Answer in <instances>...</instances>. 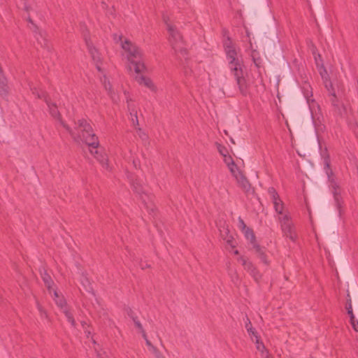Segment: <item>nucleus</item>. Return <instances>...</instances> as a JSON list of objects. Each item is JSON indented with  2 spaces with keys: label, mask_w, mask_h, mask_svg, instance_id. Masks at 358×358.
<instances>
[{
  "label": "nucleus",
  "mask_w": 358,
  "mask_h": 358,
  "mask_svg": "<svg viewBox=\"0 0 358 358\" xmlns=\"http://www.w3.org/2000/svg\"><path fill=\"white\" fill-rule=\"evenodd\" d=\"M45 100L48 106L50 115L59 122L61 125H62L69 132L76 141H83L87 145L91 147V154L99 162L103 169H108L109 166L108 164L107 157L106 155L100 153L96 150L99 145L98 138L94 134L92 127L87 120L84 119L78 120V127H76L77 131L76 132L62 121L57 106L50 100L47 99L46 97L45 98Z\"/></svg>",
  "instance_id": "f257e3e1"
},
{
  "label": "nucleus",
  "mask_w": 358,
  "mask_h": 358,
  "mask_svg": "<svg viewBox=\"0 0 358 358\" xmlns=\"http://www.w3.org/2000/svg\"><path fill=\"white\" fill-rule=\"evenodd\" d=\"M116 37L117 36L114 35V39L116 40L117 42L120 41L122 49L127 52L129 69L131 70V69H134L135 73H137L135 78L136 81L142 87L150 89L154 87V84L149 78L139 75V73L146 70L142 51L128 40H125L122 42L121 36H120L117 39Z\"/></svg>",
  "instance_id": "f03ea898"
},
{
  "label": "nucleus",
  "mask_w": 358,
  "mask_h": 358,
  "mask_svg": "<svg viewBox=\"0 0 358 358\" xmlns=\"http://www.w3.org/2000/svg\"><path fill=\"white\" fill-rule=\"evenodd\" d=\"M224 47L228 61L229 69H230L231 73L236 79L239 89L242 90L245 84L242 62L237 57L236 51L229 38L224 41Z\"/></svg>",
  "instance_id": "7ed1b4c3"
},
{
  "label": "nucleus",
  "mask_w": 358,
  "mask_h": 358,
  "mask_svg": "<svg viewBox=\"0 0 358 358\" xmlns=\"http://www.w3.org/2000/svg\"><path fill=\"white\" fill-rule=\"evenodd\" d=\"M164 20L166 24L167 30L169 33V40L172 48L174 50L176 53H180L182 57H185L187 55V49L184 46V42L180 34L175 29L174 27L169 24L165 19Z\"/></svg>",
  "instance_id": "20e7f679"
},
{
  "label": "nucleus",
  "mask_w": 358,
  "mask_h": 358,
  "mask_svg": "<svg viewBox=\"0 0 358 358\" xmlns=\"http://www.w3.org/2000/svg\"><path fill=\"white\" fill-rule=\"evenodd\" d=\"M278 220L280 222L282 234L290 241L295 242L297 240L295 225L292 220L289 213H285L282 216H278Z\"/></svg>",
  "instance_id": "39448f33"
},
{
  "label": "nucleus",
  "mask_w": 358,
  "mask_h": 358,
  "mask_svg": "<svg viewBox=\"0 0 358 358\" xmlns=\"http://www.w3.org/2000/svg\"><path fill=\"white\" fill-rule=\"evenodd\" d=\"M324 170L326 172V174L328 177L329 185L333 189L332 192L334 196L335 201L339 207L340 206V189L338 187V185L337 184L336 181L335 180L334 178L333 177V172L330 169V159L329 156H327L324 158Z\"/></svg>",
  "instance_id": "423d86ee"
},
{
  "label": "nucleus",
  "mask_w": 358,
  "mask_h": 358,
  "mask_svg": "<svg viewBox=\"0 0 358 358\" xmlns=\"http://www.w3.org/2000/svg\"><path fill=\"white\" fill-rule=\"evenodd\" d=\"M85 41L89 54L90 55L94 63L95 64L97 71L99 73H103V69L101 68L103 57L101 54L99 52L97 48L93 45V44L90 41L89 39L85 38Z\"/></svg>",
  "instance_id": "0eeeda50"
},
{
  "label": "nucleus",
  "mask_w": 358,
  "mask_h": 358,
  "mask_svg": "<svg viewBox=\"0 0 358 358\" xmlns=\"http://www.w3.org/2000/svg\"><path fill=\"white\" fill-rule=\"evenodd\" d=\"M133 190L140 196L142 201L147 203L150 200V196L147 193V189L143 185V181L139 178L131 179Z\"/></svg>",
  "instance_id": "6e6552de"
},
{
  "label": "nucleus",
  "mask_w": 358,
  "mask_h": 358,
  "mask_svg": "<svg viewBox=\"0 0 358 358\" xmlns=\"http://www.w3.org/2000/svg\"><path fill=\"white\" fill-rule=\"evenodd\" d=\"M27 21L33 26V31L35 32V37L38 43L41 44V47L46 48L48 51L50 50L48 40L46 38V34L42 30H39L38 28L34 24L31 18L28 16Z\"/></svg>",
  "instance_id": "1a4fd4ad"
},
{
  "label": "nucleus",
  "mask_w": 358,
  "mask_h": 358,
  "mask_svg": "<svg viewBox=\"0 0 358 358\" xmlns=\"http://www.w3.org/2000/svg\"><path fill=\"white\" fill-rule=\"evenodd\" d=\"M53 294H54V296H55L54 299H55L56 304L59 307L61 308V309L62 310V312L64 313L68 322L69 323H71V324L72 326L74 327L76 325L75 320L73 318V314L66 307V302H65L64 299L62 297H59V296L58 295V293L55 290H53Z\"/></svg>",
  "instance_id": "9d476101"
},
{
  "label": "nucleus",
  "mask_w": 358,
  "mask_h": 358,
  "mask_svg": "<svg viewBox=\"0 0 358 358\" xmlns=\"http://www.w3.org/2000/svg\"><path fill=\"white\" fill-rule=\"evenodd\" d=\"M238 260L243 266L245 270L249 272L256 281H258L261 275L254 265L250 262L248 261L247 259L243 257H240Z\"/></svg>",
  "instance_id": "9b49d317"
},
{
  "label": "nucleus",
  "mask_w": 358,
  "mask_h": 358,
  "mask_svg": "<svg viewBox=\"0 0 358 358\" xmlns=\"http://www.w3.org/2000/svg\"><path fill=\"white\" fill-rule=\"evenodd\" d=\"M235 166L234 163L232 162V166L230 167L231 171L234 174L237 182H238L239 185L246 192L249 191L250 189V185L246 178L241 173H238L237 174L234 173V166Z\"/></svg>",
  "instance_id": "f8f14e48"
},
{
  "label": "nucleus",
  "mask_w": 358,
  "mask_h": 358,
  "mask_svg": "<svg viewBox=\"0 0 358 358\" xmlns=\"http://www.w3.org/2000/svg\"><path fill=\"white\" fill-rule=\"evenodd\" d=\"M253 248L255 250V252L257 253V256L261 259V261L264 264H268V259L266 258V255L265 252H264V248L260 247V245H259L257 243H254V248Z\"/></svg>",
  "instance_id": "ddd939ff"
},
{
  "label": "nucleus",
  "mask_w": 358,
  "mask_h": 358,
  "mask_svg": "<svg viewBox=\"0 0 358 358\" xmlns=\"http://www.w3.org/2000/svg\"><path fill=\"white\" fill-rule=\"evenodd\" d=\"M273 206L275 212L279 215V216H282L285 215V212L284 211V204L280 198L274 199L273 200ZM286 213H287L286 211Z\"/></svg>",
  "instance_id": "4468645a"
},
{
  "label": "nucleus",
  "mask_w": 358,
  "mask_h": 358,
  "mask_svg": "<svg viewBox=\"0 0 358 358\" xmlns=\"http://www.w3.org/2000/svg\"><path fill=\"white\" fill-rule=\"evenodd\" d=\"M320 76L322 77L326 90H330L331 88H333L332 83L329 78V75L326 69H324L322 71H320Z\"/></svg>",
  "instance_id": "2eb2a0df"
},
{
  "label": "nucleus",
  "mask_w": 358,
  "mask_h": 358,
  "mask_svg": "<svg viewBox=\"0 0 358 358\" xmlns=\"http://www.w3.org/2000/svg\"><path fill=\"white\" fill-rule=\"evenodd\" d=\"M128 108L130 112V119L134 126L138 125V120L137 117V112L134 106L131 103L128 104Z\"/></svg>",
  "instance_id": "dca6fc26"
},
{
  "label": "nucleus",
  "mask_w": 358,
  "mask_h": 358,
  "mask_svg": "<svg viewBox=\"0 0 358 358\" xmlns=\"http://www.w3.org/2000/svg\"><path fill=\"white\" fill-rule=\"evenodd\" d=\"M243 231L244 233L245 238L250 241L251 244H252V246L254 247V243H256V241L255 236L253 233V231L251 229L248 228L246 229H244Z\"/></svg>",
  "instance_id": "f3484780"
},
{
  "label": "nucleus",
  "mask_w": 358,
  "mask_h": 358,
  "mask_svg": "<svg viewBox=\"0 0 358 358\" xmlns=\"http://www.w3.org/2000/svg\"><path fill=\"white\" fill-rule=\"evenodd\" d=\"M42 278L45 282V286L47 287L50 293L51 294V292H52L51 286L52 284V281L51 280L50 276L45 272L43 274H42Z\"/></svg>",
  "instance_id": "a211bd4d"
},
{
  "label": "nucleus",
  "mask_w": 358,
  "mask_h": 358,
  "mask_svg": "<svg viewBox=\"0 0 358 358\" xmlns=\"http://www.w3.org/2000/svg\"><path fill=\"white\" fill-rule=\"evenodd\" d=\"M229 230L227 229H224L223 231H221V235L223 238L227 241V243L231 246L234 247L233 245V238L231 236H229Z\"/></svg>",
  "instance_id": "6ab92c4d"
},
{
  "label": "nucleus",
  "mask_w": 358,
  "mask_h": 358,
  "mask_svg": "<svg viewBox=\"0 0 358 358\" xmlns=\"http://www.w3.org/2000/svg\"><path fill=\"white\" fill-rule=\"evenodd\" d=\"M256 55H257L256 52H252V61H253V63L255 64V66L257 68H259L261 66L262 59L259 57H257Z\"/></svg>",
  "instance_id": "aec40b11"
},
{
  "label": "nucleus",
  "mask_w": 358,
  "mask_h": 358,
  "mask_svg": "<svg viewBox=\"0 0 358 358\" xmlns=\"http://www.w3.org/2000/svg\"><path fill=\"white\" fill-rule=\"evenodd\" d=\"M81 282L87 292H90L92 290V288L90 286V282L87 278H83L81 280Z\"/></svg>",
  "instance_id": "412c9836"
},
{
  "label": "nucleus",
  "mask_w": 358,
  "mask_h": 358,
  "mask_svg": "<svg viewBox=\"0 0 358 358\" xmlns=\"http://www.w3.org/2000/svg\"><path fill=\"white\" fill-rule=\"evenodd\" d=\"M268 193L271 196L272 201L274 200V199L280 198L278 193L276 192L275 189L273 187H271L268 189Z\"/></svg>",
  "instance_id": "4be33fe9"
},
{
  "label": "nucleus",
  "mask_w": 358,
  "mask_h": 358,
  "mask_svg": "<svg viewBox=\"0 0 358 358\" xmlns=\"http://www.w3.org/2000/svg\"><path fill=\"white\" fill-rule=\"evenodd\" d=\"M129 315L134 320V322L136 325V327L140 330V331H143V326L142 324H141V322L137 320L133 315H131V314L129 313Z\"/></svg>",
  "instance_id": "5701e85b"
},
{
  "label": "nucleus",
  "mask_w": 358,
  "mask_h": 358,
  "mask_svg": "<svg viewBox=\"0 0 358 358\" xmlns=\"http://www.w3.org/2000/svg\"><path fill=\"white\" fill-rule=\"evenodd\" d=\"M331 101L332 102V104L335 106H338L339 104L337 101V95L336 94V92L335 91H333V92L331 93Z\"/></svg>",
  "instance_id": "b1692460"
},
{
  "label": "nucleus",
  "mask_w": 358,
  "mask_h": 358,
  "mask_svg": "<svg viewBox=\"0 0 358 358\" xmlns=\"http://www.w3.org/2000/svg\"><path fill=\"white\" fill-rule=\"evenodd\" d=\"M101 82L103 83V87L105 90H110L111 86L105 75H103V80H101Z\"/></svg>",
  "instance_id": "393cba45"
},
{
  "label": "nucleus",
  "mask_w": 358,
  "mask_h": 358,
  "mask_svg": "<svg viewBox=\"0 0 358 358\" xmlns=\"http://www.w3.org/2000/svg\"><path fill=\"white\" fill-rule=\"evenodd\" d=\"M346 308L348 310V314L349 315L350 319H354L355 315L352 312V304L350 302L348 304H347Z\"/></svg>",
  "instance_id": "a878e982"
},
{
  "label": "nucleus",
  "mask_w": 358,
  "mask_h": 358,
  "mask_svg": "<svg viewBox=\"0 0 358 358\" xmlns=\"http://www.w3.org/2000/svg\"><path fill=\"white\" fill-rule=\"evenodd\" d=\"M350 323L355 331H358V321L354 317V319H350Z\"/></svg>",
  "instance_id": "bb28decb"
},
{
  "label": "nucleus",
  "mask_w": 358,
  "mask_h": 358,
  "mask_svg": "<svg viewBox=\"0 0 358 358\" xmlns=\"http://www.w3.org/2000/svg\"><path fill=\"white\" fill-rule=\"evenodd\" d=\"M37 307H38V311L40 312L41 313V315L42 317H47V313L45 311V310L42 308V306L41 305H39L38 303L37 304Z\"/></svg>",
  "instance_id": "cd10ccee"
},
{
  "label": "nucleus",
  "mask_w": 358,
  "mask_h": 358,
  "mask_svg": "<svg viewBox=\"0 0 358 358\" xmlns=\"http://www.w3.org/2000/svg\"><path fill=\"white\" fill-rule=\"evenodd\" d=\"M309 93H311V96H313L312 94V91H309V90H307V91H305V93H304V96H306V100H307V102L309 103L310 101H311L312 102L314 101L313 99H310V97H309Z\"/></svg>",
  "instance_id": "c85d7f7f"
},
{
  "label": "nucleus",
  "mask_w": 358,
  "mask_h": 358,
  "mask_svg": "<svg viewBox=\"0 0 358 358\" xmlns=\"http://www.w3.org/2000/svg\"><path fill=\"white\" fill-rule=\"evenodd\" d=\"M257 343V348L259 351L262 352V351L266 350L265 346L262 343H259L258 341Z\"/></svg>",
  "instance_id": "c756f323"
},
{
  "label": "nucleus",
  "mask_w": 358,
  "mask_h": 358,
  "mask_svg": "<svg viewBox=\"0 0 358 358\" xmlns=\"http://www.w3.org/2000/svg\"><path fill=\"white\" fill-rule=\"evenodd\" d=\"M239 227L241 228L243 231L248 228L243 220L241 218H239Z\"/></svg>",
  "instance_id": "7c9ffc66"
},
{
  "label": "nucleus",
  "mask_w": 358,
  "mask_h": 358,
  "mask_svg": "<svg viewBox=\"0 0 358 358\" xmlns=\"http://www.w3.org/2000/svg\"><path fill=\"white\" fill-rule=\"evenodd\" d=\"M249 324H250V320H248V318H247V322L245 323V327L246 328L248 329V331L250 332V333H252V334H254V331L252 330L251 328H248V326Z\"/></svg>",
  "instance_id": "2f4dec72"
},
{
  "label": "nucleus",
  "mask_w": 358,
  "mask_h": 358,
  "mask_svg": "<svg viewBox=\"0 0 358 358\" xmlns=\"http://www.w3.org/2000/svg\"><path fill=\"white\" fill-rule=\"evenodd\" d=\"M150 351L155 355L159 350L152 345L149 348Z\"/></svg>",
  "instance_id": "473e14b6"
},
{
  "label": "nucleus",
  "mask_w": 358,
  "mask_h": 358,
  "mask_svg": "<svg viewBox=\"0 0 358 358\" xmlns=\"http://www.w3.org/2000/svg\"><path fill=\"white\" fill-rule=\"evenodd\" d=\"M155 357L156 358H164V357L162 355V353L158 351L155 355Z\"/></svg>",
  "instance_id": "72a5a7b5"
},
{
  "label": "nucleus",
  "mask_w": 358,
  "mask_h": 358,
  "mask_svg": "<svg viewBox=\"0 0 358 358\" xmlns=\"http://www.w3.org/2000/svg\"><path fill=\"white\" fill-rule=\"evenodd\" d=\"M142 332V336L143 337V338L146 341V339H148L147 338V335L145 334V332L144 331V330L143 329V331H141Z\"/></svg>",
  "instance_id": "f704fd0d"
},
{
  "label": "nucleus",
  "mask_w": 358,
  "mask_h": 358,
  "mask_svg": "<svg viewBox=\"0 0 358 358\" xmlns=\"http://www.w3.org/2000/svg\"><path fill=\"white\" fill-rule=\"evenodd\" d=\"M142 332V336L143 337V338L146 341V339H148L147 338V335L145 334V332L144 331V330L143 329V331H141Z\"/></svg>",
  "instance_id": "c9c22d12"
},
{
  "label": "nucleus",
  "mask_w": 358,
  "mask_h": 358,
  "mask_svg": "<svg viewBox=\"0 0 358 358\" xmlns=\"http://www.w3.org/2000/svg\"><path fill=\"white\" fill-rule=\"evenodd\" d=\"M145 343H146V345H147V346L148 348H150V346L152 345V344L151 343V342L148 339H146Z\"/></svg>",
  "instance_id": "e433bc0d"
},
{
  "label": "nucleus",
  "mask_w": 358,
  "mask_h": 358,
  "mask_svg": "<svg viewBox=\"0 0 358 358\" xmlns=\"http://www.w3.org/2000/svg\"><path fill=\"white\" fill-rule=\"evenodd\" d=\"M24 9L28 12L29 11V7L24 3Z\"/></svg>",
  "instance_id": "4c0bfd02"
},
{
  "label": "nucleus",
  "mask_w": 358,
  "mask_h": 358,
  "mask_svg": "<svg viewBox=\"0 0 358 358\" xmlns=\"http://www.w3.org/2000/svg\"><path fill=\"white\" fill-rule=\"evenodd\" d=\"M133 164H134V166L135 167H136V166H137V163H136V162L135 160H134Z\"/></svg>",
  "instance_id": "58836bf2"
},
{
  "label": "nucleus",
  "mask_w": 358,
  "mask_h": 358,
  "mask_svg": "<svg viewBox=\"0 0 358 358\" xmlns=\"http://www.w3.org/2000/svg\"><path fill=\"white\" fill-rule=\"evenodd\" d=\"M164 358H165V357H164Z\"/></svg>",
  "instance_id": "ea45409f"
},
{
  "label": "nucleus",
  "mask_w": 358,
  "mask_h": 358,
  "mask_svg": "<svg viewBox=\"0 0 358 358\" xmlns=\"http://www.w3.org/2000/svg\"><path fill=\"white\" fill-rule=\"evenodd\" d=\"M164 358H165V357H164Z\"/></svg>",
  "instance_id": "a19ab883"
}]
</instances>
